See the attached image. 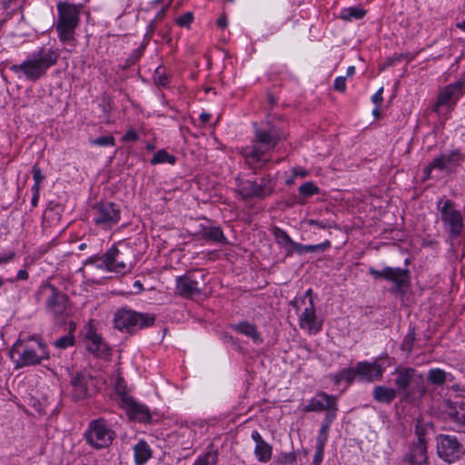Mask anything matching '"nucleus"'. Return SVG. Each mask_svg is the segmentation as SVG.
<instances>
[{
  "label": "nucleus",
  "mask_w": 465,
  "mask_h": 465,
  "mask_svg": "<svg viewBox=\"0 0 465 465\" xmlns=\"http://www.w3.org/2000/svg\"><path fill=\"white\" fill-rule=\"evenodd\" d=\"M253 126L254 138L252 145L242 148L241 154L249 167L260 169L271 161L268 153L273 151L282 140V135L279 129L274 125L260 127L255 123Z\"/></svg>",
  "instance_id": "1"
},
{
  "label": "nucleus",
  "mask_w": 465,
  "mask_h": 465,
  "mask_svg": "<svg viewBox=\"0 0 465 465\" xmlns=\"http://www.w3.org/2000/svg\"><path fill=\"white\" fill-rule=\"evenodd\" d=\"M59 52L53 48L41 47L30 54L23 63L13 64L10 70L28 81L36 82L45 76L47 71L58 62Z\"/></svg>",
  "instance_id": "2"
},
{
  "label": "nucleus",
  "mask_w": 465,
  "mask_h": 465,
  "mask_svg": "<svg viewBox=\"0 0 465 465\" xmlns=\"http://www.w3.org/2000/svg\"><path fill=\"white\" fill-rule=\"evenodd\" d=\"M10 356L15 369L38 365L43 360L49 359L46 346L41 341L33 338L18 339L10 350Z\"/></svg>",
  "instance_id": "3"
},
{
  "label": "nucleus",
  "mask_w": 465,
  "mask_h": 465,
  "mask_svg": "<svg viewBox=\"0 0 465 465\" xmlns=\"http://www.w3.org/2000/svg\"><path fill=\"white\" fill-rule=\"evenodd\" d=\"M56 8L57 21L55 30L59 40L64 44L74 42L75 39V30L80 24L83 5L59 1Z\"/></svg>",
  "instance_id": "4"
},
{
  "label": "nucleus",
  "mask_w": 465,
  "mask_h": 465,
  "mask_svg": "<svg viewBox=\"0 0 465 465\" xmlns=\"http://www.w3.org/2000/svg\"><path fill=\"white\" fill-rule=\"evenodd\" d=\"M437 210L443 231L451 241L461 236L465 223L462 212L451 199L440 198L437 202Z\"/></svg>",
  "instance_id": "5"
},
{
  "label": "nucleus",
  "mask_w": 465,
  "mask_h": 465,
  "mask_svg": "<svg viewBox=\"0 0 465 465\" xmlns=\"http://www.w3.org/2000/svg\"><path fill=\"white\" fill-rule=\"evenodd\" d=\"M36 299L45 302L47 313L54 318H64L69 314L68 296L51 283L45 282L39 287Z\"/></svg>",
  "instance_id": "6"
},
{
  "label": "nucleus",
  "mask_w": 465,
  "mask_h": 465,
  "mask_svg": "<svg viewBox=\"0 0 465 465\" xmlns=\"http://www.w3.org/2000/svg\"><path fill=\"white\" fill-rule=\"evenodd\" d=\"M155 322V315L141 313L125 308L117 310L114 313V327L121 331L134 332L138 330L150 327Z\"/></svg>",
  "instance_id": "7"
},
{
  "label": "nucleus",
  "mask_w": 465,
  "mask_h": 465,
  "mask_svg": "<svg viewBox=\"0 0 465 465\" xmlns=\"http://www.w3.org/2000/svg\"><path fill=\"white\" fill-rule=\"evenodd\" d=\"M207 284L206 274L203 270H192L176 278V292L184 298L201 295Z\"/></svg>",
  "instance_id": "8"
},
{
  "label": "nucleus",
  "mask_w": 465,
  "mask_h": 465,
  "mask_svg": "<svg viewBox=\"0 0 465 465\" xmlns=\"http://www.w3.org/2000/svg\"><path fill=\"white\" fill-rule=\"evenodd\" d=\"M114 438V431L103 418L91 420L84 433L86 443L96 450L108 447Z\"/></svg>",
  "instance_id": "9"
},
{
  "label": "nucleus",
  "mask_w": 465,
  "mask_h": 465,
  "mask_svg": "<svg viewBox=\"0 0 465 465\" xmlns=\"http://www.w3.org/2000/svg\"><path fill=\"white\" fill-rule=\"evenodd\" d=\"M437 455L448 463L460 460L465 454V448L455 435L440 434L436 437Z\"/></svg>",
  "instance_id": "10"
},
{
  "label": "nucleus",
  "mask_w": 465,
  "mask_h": 465,
  "mask_svg": "<svg viewBox=\"0 0 465 465\" xmlns=\"http://www.w3.org/2000/svg\"><path fill=\"white\" fill-rule=\"evenodd\" d=\"M394 373L396 375L394 384L397 387L395 389L397 393L403 395L404 398L411 397L413 391L410 389V385L415 382L420 395L425 394L426 388L423 384V377L421 374H417L413 368H397Z\"/></svg>",
  "instance_id": "11"
},
{
  "label": "nucleus",
  "mask_w": 465,
  "mask_h": 465,
  "mask_svg": "<svg viewBox=\"0 0 465 465\" xmlns=\"http://www.w3.org/2000/svg\"><path fill=\"white\" fill-rule=\"evenodd\" d=\"M238 192L243 199L258 198L263 199L271 195L274 191L270 176L262 178L261 183L251 180H239Z\"/></svg>",
  "instance_id": "12"
},
{
  "label": "nucleus",
  "mask_w": 465,
  "mask_h": 465,
  "mask_svg": "<svg viewBox=\"0 0 465 465\" xmlns=\"http://www.w3.org/2000/svg\"><path fill=\"white\" fill-rule=\"evenodd\" d=\"M306 300H308V304L299 316V324L302 329L315 334L321 331L322 322L318 321L316 316L314 296L312 289H308L305 292L303 297L300 299V302L306 304Z\"/></svg>",
  "instance_id": "13"
},
{
  "label": "nucleus",
  "mask_w": 465,
  "mask_h": 465,
  "mask_svg": "<svg viewBox=\"0 0 465 465\" xmlns=\"http://www.w3.org/2000/svg\"><path fill=\"white\" fill-rule=\"evenodd\" d=\"M121 218V211L114 203H100L94 207V223L104 230L116 225Z\"/></svg>",
  "instance_id": "14"
},
{
  "label": "nucleus",
  "mask_w": 465,
  "mask_h": 465,
  "mask_svg": "<svg viewBox=\"0 0 465 465\" xmlns=\"http://www.w3.org/2000/svg\"><path fill=\"white\" fill-rule=\"evenodd\" d=\"M302 410L304 412H322L326 411V414L333 412L337 415V397L323 391H318Z\"/></svg>",
  "instance_id": "15"
},
{
  "label": "nucleus",
  "mask_w": 465,
  "mask_h": 465,
  "mask_svg": "<svg viewBox=\"0 0 465 465\" xmlns=\"http://www.w3.org/2000/svg\"><path fill=\"white\" fill-rule=\"evenodd\" d=\"M100 259L104 268L110 272L122 273L128 270V265H131V261L126 259L124 252L116 246H112Z\"/></svg>",
  "instance_id": "16"
},
{
  "label": "nucleus",
  "mask_w": 465,
  "mask_h": 465,
  "mask_svg": "<svg viewBox=\"0 0 465 465\" xmlns=\"http://www.w3.org/2000/svg\"><path fill=\"white\" fill-rule=\"evenodd\" d=\"M355 367L359 381L371 383L382 379L384 369L377 361L373 362L359 361Z\"/></svg>",
  "instance_id": "17"
},
{
  "label": "nucleus",
  "mask_w": 465,
  "mask_h": 465,
  "mask_svg": "<svg viewBox=\"0 0 465 465\" xmlns=\"http://www.w3.org/2000/svg\"><path fill=\"white\" fill-rule=\"evenodd\" d=\"M120 407L124 409L132 420L139 422H149L152 415L149 408L142 403L137 402L133 397L125 398L124 403H120Z\"/></svg>",
  "instance_id": "18"
},
{
  "label": "nucleus",
  "mask_w": 465,
  "mask_h": 465,
  "mask_svg": "<svg viewBox=\"0 0 465 465\" xmlns=\"http://www.w3.org/2000/svg\"><path fill=\"white\" fill-rule=\"evenodd\" d=\"M85 347L90 353L99 358L106 359L111 355L109 345L92 328L85 334Z\"/></svg>",
  "instance_id": "19"
},
{
  "label": "nucleus",
  "mask_w": 465,
  "mask_h": 465,
  "mask_svg": "<svg viewBox=\"0 0 465 465\" xmlns=\"http://www.w3.org/2000/svg\"><path fill=\"white\" fill-rule=\"evenodd\" d=\"M463 160L464 156L460 150L455 149L449 153H440L439 156L435 157L433 159V165L437 167V170L450 173L460 165Z\"/></svg>",
  "instance_id": "20"
},
{
  "label": "nucleus",
  "mask_w": 465,
  "mask_h": 465,
  "mask_svg": "<svg viewBox=\"0 0 465 465\" xmlns=\"http://www.w3.org/2000/svg\"><path fill=\"white\" fill-rule=\"evenodd\" d=\"M90 376L84 373L77 372L71 378L72 398L74 401H81L88 397V384Z\"/></svg>",
  "instance_id": "21"
},
{
  "label": "nucleus",
  "mask_w": 465,
  "mask_h": 465,
  "mask_svg": "<svg viewBox=\"0 0 465 465\" xmlns=\"http://www.w3.org/2000/svg\"><path fill=\"white\" fill-rule=\"evenodd\" d=\"M464 87V81L460 80L453 84L445 86L438 94L436 106L446 105L452 100H457L462 95V89Z\"/></svg>",
  "instance_id": "22"
},
{
  "label": "nucleus",
  "mask_w": 465,
  "mask_h": 465,
  "mask_svg": "<svg viewBox=\"0 0 465 465\" xmlns=\"http://www.w3.org/2000/svg\"><path fill=\"white\" fill-rule=\"evenodd\" d=\"M385 280L395 284L396 291H401L410 284V271L407 269L385 267Z\"/></svg>",
  "instance_id": "23"
},
{
  "label": "nucleus",
  "mask_w": 465,
  "mask_h": 465,
  "mask_svg": "<svg viewBox=\"0 0 465 465\" xmlns=\"http://www.w3.org/2000/svg\"><path fill=\"white\" fill-rule=\"evenodd\" d=\"M404 460L411 465H422L428 460L427 444L414 442L410 446L409 451L404 455Z\"/></svg>",
  "instance_id": "24"
},
{
  "label": "nucleus",
  "mask_w": 465,
  "mask_h": 465,
  "mask_svg": "<svg viewBox=\"0 0 465 465\" xmlns=\"http://www.w3.org/2000/svg\"><path fill=\"white\" fill-rule=\"evenodd\" d=\"M197 233L204 241L213 242L223 243V244L226 243V238L223 232L222 229L218 226L201 225Z\"/></svg>",
  "instance_id": "25"
},
{
  "label": "nucleus",
  "mask_w": 465,
  "mask_h": 465,
  "mask_svg": "<svg viewBox=\"0 0 465 465\" xmlns=\"http://www.w3.org/2000/svg\"><path fill=\"white\" fill-rule=\"evenodd\" d=\"M133 450L136 465H143L153 457V450L143 440H140L134 446Z\"/></svg>",
  "instance_id": "26"
},
{
  "label": "nucleus",
  "mask_w": 465,
  "mask_h": 465,
  "mask_svg": "<svg viewBox=\"0 0 465 465\" xmlns=\"http://www.w3.org/2000/svg\"><path fill=\"white\" fill-rule=\"evenodd\" d=\"M397 391L393 388L379 385L372 391L373 399L379 403L391 404L396 398Z\"/></svg>",
  "instance_id": "27"
},
{
  "label": "nucleus",
  "mask_w": 465,
  "mask_h": 465,
  "mask_svg": "<svg viewBox=\"0 0 465 465\" xmlns=\"http://www.w3.org/2000/svg\"><path fill=\"white\" fill-rule=\"evenodd\" d=\"M335 419H336V414H334L333 412L331 414H325L323 422L321 426V429H320L318 436H317L316 448L324 449L325 444L328 440L331 424L332 423V421Z\"/></svg>",
  "instance_id": "28"
},
{
  "label": "nucleus",
  "mask_w": 465,
  "mask_h": 465,
  "mask_svg": "<svg viewBox=\"0 0 465 465\" xmlns=\"http://www.w3.org/2000/svg\"><path fill=\"white\" fill-rule=\"evenodd\" d=\"M453 379L451 373H448L440 368L430 369L427 374L428 381L436 386H442L447 381H452Z\"/></svg>",
  "instance_id": "29"
},
{
  "label": "nucleus",
  "mask_w": 465,
  "mask_h": 465,
  "mask_svg": "<svg viewBox=\"0 0 465 465\" xmlns=\"http://www.w3.org/2000/svg\"><path fill=\"white\" fill-rule=\"evenodd\" d=\"M232 329L237 332L242 333L252 339L255 343H262V339L257 331L256 327L247 322H242L238 324L232 325Z\"/></svg>",
  "instance_id": "30"
},
{
  "label": "nucleus",
  "mask_w": 465,
  "mask_h": 465,
  "mask_svg": "<svg viewBox=\"0 0 465 465\" xmlns=\"http://www.w3.org/2000/svg\"><path fill=\"white\" fill-rule=\"evenodd\" d=\"M331 247V242L325 241L319 244H309V245H302L301 243L296 242L294 244L293 249H290L289 252H295L298 254L302 255L304 252H325Z\"/></svg>",
  "instance_id": "31"
},
{
  "label": "nucleus",
  "mask_w": 465,
  "mask_h": 465,
  "mask_svg": "<svg viewBox=\"0 0 465 465\" xmlns=\"http://www.w3.org/2000/svg\"><path fill=\"white\" fill-rule=\"evenodd\" d=\"M356 378V367L345 368L334 375L333 381L335 384H340L341 381H345L348 385H351Z\"/></svg>",
  "instance_id": "32"
},
{
  "label": "nucleus",
  "mask_w": 465,
  "mask_h": 465,
  "mask_svg": "<svg viewBox=\"0 0 465 465\" xmlns=\"http://www.w3.org/2000/svg\"><path fill=\"white\" fill-rule=\"evenodd\" d=\"M254 454L261 462H268L272 454V447L266 441L255 445Z\"/></svg>",
  "instance_id": "33"
},
{
  "label": "nucleus",
  "mask_w": 465,
  "mask_h": 465,
  "mask_svg": "<svg viewBox=\"0 0 465 465\" xmlns=\"http://www.w3.org/2000/svg\"><path fill=\"white\" fill-rule=\"evenodd\" d=\"M366 15V11L361 7H348L343 8L340 13V17L345 21H351L352 19H361Z\"/></svg>",
  "instance_id": "34"
},
{
  "label": "nucleus",
  "mask_w": 465,
  "mask_h": 465,
  "mask_svg": "<svg viewBox=\"0 0 465 465\" xmlns=\"http://www.w3.org/2000/svg\"><path fill=\"white\" fill-rule=\"evenodd\" d=\"M430 429V423L425 422L423 420H417L415 424V434L418 438L417 442H424L427 444L426 436L428 435Z\"/></svg>",
  "instance_id": "35"
},
{
  "label": "nucleus",
  "mask_w": 465,
  "mask_h": 465,
  "mask_svg": "<svg viewBox=\"0 0 465 465\" xmlns=\"http://www.w3.org/2000/svg\"><path fill=\"white\" fill-rule=\"evenodd\" d=\"M175 161H176L175 156L170 154L165 150L162 149V150H159L153 155V157L151 159V164L155 165V164L165 163H170V164H174Z\"/></svg>",
  "instance_id": "36"
},
{
  "label": "nucleus",
  "mask_w": 465,
  "mask_h": 465,
  "mask_svg": "<svg viewBox=\"0 0 465 465\" xmlns=\"http://www.w3.org/2000/svg\"><path fill=\"white\" fill-rule=\"evenodd\" d=\"M218 455L216 451H208L202 456H199L194 461L193 465H216Z\"/></svg>",
  "instance_id": "37"
},
{
  "label": "nucleus",
  "mask_w": 465,
  "mask_h": 465,
  "mask_svg": "<svg viewBox=\"0 0 465 465\" xmlns=\"http://www.w3.org/2000/svg\"><path fill=\"white\" fill-rule=\"evenodd\" d=\"M273 235L276 239V241L278 242V243L280 244H287L291 247V249H293L294 248V244L296 243L295 242H293L291 237L288 235V233L283 231L282 229L279 228V227H275L273 229Z\"/></svg>",
  "instance_id": "38"
},
{
  "label": "nucleus",
  "mask_w": 465,
  "mask_h": 465,
  "mask_svg": "<svg viewBox=\"0 0 465 465\" xmlns=\"http://www.w3.org/2000/svg\"><path fill=\"white\" fill-rule=\"evenodd\" d=\"M74 336L71 333L64 335L54 341V346L57 349H66L74 344Z\"/></svg>",
  "instance_id": "39"
},
{
  "label": "nucleus",
  "mask_w": 465,
  "mask_h": 465,
  "mask_svg": "<svg viewBox=\"0 0 465 465\" xmlns=\"http://www.w3.org/2000/svg\"><path fill=\"white\" fill-rule=\"evenodd\" d=\"M320 192L318 186H316L312 182H306L302 185L299 187V193L304 197H310L314 194H317Z\"/></svg>",
  "instance_id": "40"
},
{
  "label": "nucleus",
  "mask_w": 465,
  "mask_h": 465,
  "mask_svg": "<svg viewBox=\"0 0 465 465\" xmlns=\"http://www.w3.org/2000/svg\"><path fill=\"white\" fill-rule=\"evenodd\" d=\"M92 145H97L101 147L114 146L115 140L113 135L101 136L95 139L90 140Z\"/></svg>",
  "instance_id": "41"
},
{
  "label": "nucleus",
  "mask_w": 465,
  "mask_h": 465,
  "mask_svg": "<svg viewBox=\"0 0 465 465\" xmlns=\"http://www.w3.org/2000/svg\"><path fill=\"white\" fill-rule=\"evenodd\" d=\"M114 389L116 394L120 397L119 404L124 403L125 398H132V396L127 393L126 385L122 378L117 380Z\"/></svg>",
  "instance_id": "42"
},
{
  "label": "nucleus",
  "mask_w": 465,
  "mask_h": 465,
  "mask_svg": "<svg viewBox=\"0 0 465 465\" xmlns=\"http://www.w3.org/2000/svg\"><path fill=\"white\" fill-rule=\"evenodd\" d=\"M448 416L450 419L456 422L458 421V418L460 417V401L451 402L449 401L448 404V410H447Z\"/></svg>",
  "instance_id": "43"
},
{
  "label": "nucleus",
  "mask_w": 465,
  "mask_h": 465,
  "mask_svg": "<svg viewBox=\"0 0 465 465\" xmlns=\"http://www.w3.org/2000/svg\"><path fill=\"white\" fill-rule=\"evenodd\" d=\"M297 460V455L294 451H292V452H285V453H282L278 459H277V461L278 463L282 464V465H287V464H292L296 461Z\"/></svg>",
  "instance_id": "44"
},
{
  "label": "nucleus",
  "mask_w": 465,
  "mask_h": 465,
  "mask_svg": "<svg viewBox=\"0 0 465 465\" xmlns=\"http://www.w3.org/2000/svg\"><path fill=\"white\" fill-rule=\"evenodd\" d=\"M193 16L191 12H186L176 19L180 26H188L193 22Z\"/></svg>",
  "instance_id": "45"
},
{
  "label": "nucleus",
  "mask_w": 465,
  "mask_h": 465,
  "mask_svg": "<svg viewBox=\"0 0 465 465\" xmlns=\"http://www.w3.org/2000/svg\"><path fill=\"white\" fill-rule=\"evenodd\" d=\"M334 89L338 92H344L346 90V77L339 76L334 81Z\"/></svg>",
  "instance_id": "46"
},
{
  "label": "nucleus",
  "mask_w": 465,
  "mask_h": 465,
  "mask_svg": "<svg viewBox=\"0 0 465 465\" xmlns=\"http://www.w3.org/2000/svg\"><path fill=\"white\" fill-rule=\"evenodd\" d=\"M33 178L35 182L41 183L45 180V175L43 174L40 167L36 164L33 166Z\"/></svg>",
  "instance_id": "47"
},
{
  "label": "nucleus",
  "mask_w": 465,
  "mask_h": 465,
  "mask_svg": "<svg viewBox=\"0 0 465 465\" xmlns=\"http://www.w3.org/2000/svg\"><path fill=\"white\" fill-rule=\"evenodd\" d=\"M308 224L311 226H315L319 229H327L331 227V223L327 221H317L312 219L308 221Z\"/></svg>",
  "instance_id": "48"
},
{
  "label": "nucleus",
  "mask_w": 465,
  "mask_h": 465,
  "mask_svg": "<svg viewBox=\"0 0 465 465\" xmlns=\"http://www.w3.org/2000/svg\"><path fill=\"white\" fill-rule=\"evenodd\" d=\"M139 138L138 134L134 129H129L125 134L123 136L122 140L124 142H134Z\"/></svg>",
  "instance_id": "49"
},
{
  "label": "nucleus",
  "mask_w": 465,
  "mask_h": 465,
  "mask_svg": "<svg viewBox=\"0 0 465 465\" xmlns=\"http://www.w3.org/2000/svg\"><path fill=\"white\" fill-rule=\"evenodd\" d=\"M323 451L324 449L322 448H316V451L313 457L312 463L313 465H320L323 459Z\"/></svg>",
  "instance_id": "50"
},
{
  "label": "nucleus",
  "mask_w": 465,
  "mask_h": 465,
  "mask_svg": "<svg viewBox=\"0 0 465 465\" xmlns=\"http://www.w3.org/2000/svg\"><path fill=\"white\" fill-rule=\"evenodd\" d=\"M369 273L373 276L375 279H384L385 280V268L381 271L376 270L373 267L369 268Z\"/></svg>",
  "instance_id": "51"
},
{
  "label": "nucleus",
  "mask_w": 465,
  "mask_h": 465,
  "mask_svg": "<svg viewBox=\"0 0 465 465\" xmlns=\"http://www.w3.org/2000/svg\"><path fill=\"white\" fill-rule=\"evenodd\" d=\"M460 417L458 418L457 423L462 426H465V401H460Z\"/></svg>",
  "instance_id": "52"
},
{
  "label": "nucleus",
  "mask_w": 465,
  "mask_h": 465,
  "mask_svg": "<svg viewBox=\"0 0 465 465\" xmlns=\"http://www.w3.org/2000/svg\"><path fill=\"white\" fill-rule=\"evenodd\" d=\"M382 93H383V87H381L371 97V100L374 104H378V105H381L382 101H383V97H382Z\"/></svg>",
  "instance_id": "53"
},
{
  "label": "nucleus",
  "mask_w": 465,
  "mask_h": 465,
  "mask_svg": "<svg viewBox=\"0 0 465 465\" xmlns=\"http://www.w3.org/2000/svg\"><path fill=\"white\" fill-rule=\"evenodd\" d=\"M414 338L411 335H408L405 337L403 342H402V348L404 350L411 351L412 344H413Z\"/></svg>",
  "instance_id": "54"
},
{
  "label": "nucleus",
  "mask_w": 465,
  "mask_h": 465,
  "mask_svg": "<svg viewBox=\"0 0 465 465\" xmlns=\"http://www.w3.org/2000/svg\"><path fill=\"white\" fill-rule=\"evenodd\" d=\"M433 169H437L436 166L433 165V160L424 168V180H428L430 178L431 171Z\"/></svg>",
  "instance_id": "55"
},
{
  "label": "nucleus",
  "mask_w": 465,
  "mask_h": 465,
  "mask_svg": "<svg viewBox=\"0 0 465 465\" xmlns=\"http://www.w3.org/2000/svg\"><path fill=\"white\" fill-rule=\"evenodd\" d=\"M293 176L306 177L309 173L304 168H294L292 170Z\"/></svg>",
  "instance_id": "56"
},
{
  "label": "nucleus",
  "mask_w": 465,
  "mask_h": 465,
  "mask_svg": "<svg viewBox=\"0 0 465 465\" xmlns=\"http://www.w3.org/2000/svg\"><path fill=\"white\" fill-rule=\"evenodd\" d=\"M252 439L255 442V445L260 444V442L262 443L265 441L257 430H253L252 432Z\"/></svg>",
  "instance_id": "57"
},
{
  "label": "nucleus",
  "mask_w": 465,
  "mask_h": 465,
  "mask_svg": "<svg viewBox=\"0 0 465 465\" xmlns=\"http://www.w3.org/2000/svg\"><path fill=\"white\" fill-rule=\"evenodd\" d=\"M14 256H15L14 252H10L9 254H5V255H0V264L10 262Z\"/></svg>",
  "instance_id": "58"
},
{
  "label": "nucleus",
  "mask_w": 465,
  "mask_h": 465,
  "mask_svg": "<svg viewBox=\"0 0 465 465\" xmlns=\"http://www.w3.org/2000/svg\"><path fill=\"white\" fill-rule=\"evenodd\" d=\"M210 118L211 114L208 113H202L200 114V120L203 124H206L210 121Z\"/></svg>",
  "instance_id": "59"
},
{
  "label": "nucleus",
  "mask_w": 465,
  "mask_h": 465,
  "mask_svg": "<svg viewBox=\"0 0 465 465\" xmlns=\"http://www.w3.org/2000/svg\"><path fill=\"white\" fill-rule=\"evenodd\" d=\"M28 272L25 270H19L17 272V279L19 280H27Z\"/></svg>",
  "instance_id": "60"
},
{
  "label": "nucleus",
  "mask_w": 465,
  "mask_h": 465,
  "mask_svg": "<svg viewBox=\"0 0 465 465\" xmlns=\"http://www.w3.org/2000/svg\"><path fill=\"white\" fill-rule=\"evenodd\" d=\"M217 25L219 27L224 28L226 26V18L224 16L218 18Z\"/></svg>",
  "instance_id": "61"
},
{
  "label": "nucleus",
  "mask_w": 465,
  "mask_h": 465,
  "mask_svg": "<svg viewBox=\"0 0 465 465\" xmlns=\"http://www.w3.org/2000/svg\"><path fill=\"white\" fill-rule=\"evenodd\" d=\"M40 187H41V183H37V182H35L33 186H32V190H33V193L37 194L40 193Z\"/></svg>",
  "instance_id": "62"
},
{
  "label": "nucleus",
  "mask_w": 465,
  "mask_h": 465,
  "mask_svg": "<svg viewBox=\"0 0 465 465\" xmlns=\"http://www.w3.org/2000/svg\"><path fill=\"white\" fill-rule=\"evenodd\" d=\"M158 84L164 86L167 84V77L166 76H158Z\"/></svg>",
  "instance_id": "63"
},
{
  "label": "nucleus",
  "mask_w": 465,
  "mask_h": 465,
  "mask_svg": "<svg viewBox=\"0 0 465 465\" xmlns=\"http://www.w3.org/2000/svg\"><path fill=\"white\" fill-rule=\"evenodd\" d=\"M38 200H39V193L35 194V193H33V197H32V205L33 206H36L37 203H38Z\"/></svg>",
  "instance_id": "64"
}]
</instances>
